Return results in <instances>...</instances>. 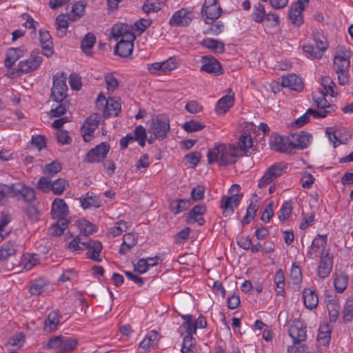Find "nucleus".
I'll return each mask as SVG.
<instances>
[{
	"mask_svg": "<svg viewBox=\"0 0 353 353\" xmlns=\"http://www.w3.org/2000/svg\"><path fill=\"white\" fill-rule=\"evenodd\" d=\"M241 196L238 194L232 196H223L221 207L223 209V215L229 216L234 213L240 201Z\"/></svg>",
	"mask_w": 353,
	"mask_h": 353,
	"instance_id": "ddd939ff",
	"label": "nucleus"
},
{
	"mask_svg": "<svg viewBox=\"0 0 353 353\" xmlns=\"http://www.w3.org/2000/svg\"><path fill=\"white\" fill-rule=\"evenodd\" d=\"M303 299L305 306L312 310L317 307L319 298L316 292L310 288L304 289L303 291Z\"/></svg>",
	"mask_w": 353,
	"mask_h": 353,
	"instance_id": "393cba45",
	"label": "nucleus"
},
{
	"mask_svg": "<svg viewBox=\"0 0 353 353\" xmlns=\"http://www.w3.org/2000/svg\"><path fill=\"white\" fill-rule=\"evenodd\" d=\"M350 52L348 50H341L335 55L334 59V69L336 72H349L350 67Z\"/></svg>",
	"mask_w": 353,
	"mask_h": 353,
	"instance_id": "9b49d317",
	"label": "nucleus"
},
{
	"mask_svg": "<svg viewBox=\"0 0 353 353\" xmlns=\"http://www.w3.org/2000/svg\"><path fill=\"white\" fill-rule=\"evenodd\" d=\"M205 125L195 120L186 121L183 125V128L188 132H196L203 129Z\"/></svg>",
	"mask_w": 353,
	"mask_h": 353,
	"instance_id": "5fc2aeb1",
	"label": "nucleus"
},
{
	"mask_svg": "<svg viewBox=\"0 0 353 353\" xmlns=\"http://www.w3.org/2000/svg\"><path fill=\"white\" fill-rule=\"evenodd\" d=\"M135 38L136 37L134 35L132 39H124L119 40L115 47L114 53L121 57H127L130 55L133 50V42Z\"/></svg>",
	"mask_w": 353,
	"mask_h": 353,
	"instance_id": "6ab92c4d",
	"label": "nucleus"
},
{
	"mask_svg": "<svg viewBox=\"0 0 353 353\" xmlns=\"http://www.w3.org/2000/svg\"><path fill=\"white\" fill-rule=\"evenodd\" d=\"M82 245L85 249H88L87 256L90 259L96 262H101V259L99 257V254L102 250V245L101 242L94 240H90L88 241H83Z\"/></svg>",
	"mask_w": 353,
	"mask_h": 353,
	"instance_id": "2eb2a0df",
	"label": "nucleus"
},
{
	"mask_svg": "<svg viewBox=\"0 0 353 353\" xmlns=\"http://www.w3.org/2000/svg\"><path fill=\"white\" fill-rule=\"evenodd\" d=\"M43 61V59L39 56V50H34L30 54V57L26 60L21 61L19 63V69L17 71L11 72V77L18 76L20 72L28 73L35 70L39 67Z\"/></svg>",
	"mask_w": 353,
	"mask_h": 353,
	"instance_id": "20e7f679",
	"label": "nucleus"
},
{
	"mask_svg": "<svg viewBox=\"0 0 353 353\" xmlns=\"http://www.w3.org/2000/svg\"><path fill=\"white\" fill-rule=\"evenodd\" d=\"M52 185V181L50 179L49 176H41L37 183L38 189L41 190L43 192H49L51 191V187Z\"/></svg>",
	"mask_w": 353,
	"mask_h": 353,
	"instance_id": "13d9d810",
	"label": "nucleus"
},
{
	"mask_svg": "<svg viewBox=\"0 0 353 353\" xmlns=\"http://www.w3.org/2000/svg\"><path fill=\"white\" fill-rule=\"evenodd\" d=\"M55 25L58 36L59 37H64L66 34L68 27V22L66 19V16L64 14L58 15L56 18Z\"/></svg>",
	"mask_w": 353,
	"mask_h": 353,
	"instance_id": "c9c22d12",
	"label": "nucleus"
},
{
	"mask_svg": "<svg viewBox=\"0 0 353 353\" xmlns=\"http://www.w3.org/2000/svg\"><path fill=\"white\" fill-rule=\"evenodd\" d=\"M193 337L190 334H187L183 338L181 347L182 353H196L195 346L192 343Z\"/></svg>",
	"mask_w": 353,
	"mask_h": 353,
	"instance_id": "603ef678",
	"label": "nucleus"
},
{
	"mask_svg": "<svg viewBox=\"0 0 353 353\" xmlns=\"http://www.w3.org/2000/svg\"><path fill=\"white\" fill-rule=\"evenodd\" d=\"M343 319L346 322H350L353 318V301H347L343 307Z\"/></svg>",
	"mask_w": 353,
	"mask_h": 353,
	"instance_id": "e2e57ef3",
	"label": "nucleus"
},
{
	"mask_svg": "<svg viewBox=\"0 0 353 353\" xmlns=\"http://www.w3.org/2000/svg\"><path fill=\"white\" fill-rule=\"evenodd\" d=\"M202 63L201 71L214 75H220L223 73V70L220 63L214 57H203Z\"/></svg>",
	"mask_w": 353,
	"mask_h": 353,
	"instance_id": "4468645a",
	"label": "nucleus"
},
{
	"mask_svg": "<svg viewBox=\"0 0 353 353\" xmlns=\"http://www.w3.org/2000/svg\"><path fill=\"white\" fill-rule=\"evenodd\" d=\"M121 109V104L113 98H108L105 108V117L117 116Z\"/></svg>",
	"mask_w": 353,
	"mask_h": 353,
	"instance_id": "7c9ffc66",
	"label": "nucleus"
},
{
	"mask_svg": "<svg viewBox=\"0 0 353 353\" xmlns=\"http://www.w3.org/2000/svg\"><path fill=\"white\" fill-rule=\"evenodd\" d=\"M290 277L294 284H299L302 281V273L299 266L293 263L290 270Z\"/></svg>",
	"mask_w": 353,
	"mask_h": 353,
	"instance_id": "052dcab7",
	"label": "nucleus"
},
{
	"mask_svg": "<svg viewBox=\"0 0 353 353\" xmlns=\"http://www.w3.org/2000/svg\"><path fill=\"white\" fill-rule=\"evenodd\" d=\"M332 268V257L330 254H327L322 259L319 265L318 275L319 277L324 279L327 277Z\"/></svg>",
	"mask_w": 353,
	"mask_h": 353,
	"instance_id": "cd10ccee",
	"label": "nucleus"
},
{
	"mask_svg": "<svg viewBox=\"0 0 353 353\" xmlns=\"http://www.w3.org/2000/svg\"><path fill=\"white\" fill-rule=\"evenodd\" d=\"M170 129L169 119L165 115H157L152 119L148 133H152L159 140H163L167 137Z\"/></svg>",
	"mask_w": 353,
	"mask_h": 353,
	"instance_id": "7ed1b4c3",
	"label": "nucleus"
},
{
	"mask_svg": "<svg viewBox=\"0 0 353 353\" xmlns=\"http://www.w3.org/2000/svg\"><path fill=\"white\" fill-rule=\"evenodd\" d=\"M288 334L294 344H299L307 337L305 326L299 319H294L290 322Z\"/></svg>",
	"mask_w": 353,
	"mask_h": 353,
	"instance_id": "6e6552de",
	"label": "nucleus"
},
{
	"mask_svg": "<svg viewBox=\"0 0 353 353\" xmlns=\"http://www.w3.org/2000/svg\"><path fill=\"white\" fill-rule=\"evenodd\" d=\"M79 230L81 234L88 236L96 230V227L90 221L83 219L79 222Z\"/></svg>",
	"mask_w": 353,
	"mask_h": 353,
	"instance_id": "6e6d98bb",
	"label": "nucleus"
},
{
	"mask_svg": "<svg viewBox=\"0 0 353 353\" xmlns=\"http://www.w3.org/2000/svg\"><path fill=\"white\" fill-rule=\"evenodd\" d=\"M281 85L296 92H301L303 89V83L301 79L293 73L283 77Z\"/></svg>",
	"mask_w": 353,
	"mask_h": 353,
	"instance_id": "f3484780",
	"label": "nucleus"
},
{
	"mask_svg": "<svg viewBox=\"0 0 353 353\" xmlns=\"http://www.w3.org/2000/svg\"><path fill=\"white\" fill-rule=\"evenodd\" d=\"M241 155L234 145L218 144L208 150L207 154L209 164L216 163L219 166H228L234 164Z\"/></svg>",
	"mask_w": 353,
	"mask_h": 353,
	"instance_id": "f257e3e1",
	"label": "nucleus"
},
{
	"mask_svg": "<svg viewBox=\"0 0 353 353\" xmlns=\"http://www.w3.org/2000/svg\"><path fill=\"white\" fill-rule=\"evenodd\" d=\"M190 205V201L188 199H174L170 204V209L174 214H179L185 211Z\"/></svg>",
	"mask_w": 353,
	"mask_h": 353,
	"instance_id": "f704fd0d",
	"label": "nucleus"
},
{
	"mask_svg": "<svg viewBox=\"0 0 353 353\" xmlns=\"http://www.w3.org/2000/svg\"><path fill=\"white\" fill-rule=\"evenodd\" d=\"M287 168L284 163H274L271 165L263 174V176L259 181L258 186L263 188L272 183L274 180L279 177L285 172Z\"/></svg>",
	"mask_w": 353,
	"mask_h": 353,
	"instance_id": "423d86ee",
	"label": "nucleus"
},
{
	"mask_svg": "<svg viewBox=\"0 0 353 353\" xmlns=\"http://www.w3.org/2000/svg\"><path fill=\"white\" fill-rule=\"evenodd\" d=\"M126 222L124 221H119L116 223V225L110 228L108 230V234L112 237H115L120 235L123 231L127 229Z\"/></svg>",
	"mask_w": 353,
	"mask_h": 353,
	"instance_id": "4d7b16f0",
	"label": "nucleus"
},
{
	"mask_svg": "<svg viewBox=\"0 0 353 353\" xmlns=\"http://www.w3.org/2000/svg\"><path fill=\"white\" fill-rule=\"evenodd\" d=\"M23 50L19 48H10L5 59V65L10 68L22 56Z\"/></svg>",
	"mask_w": 353,
	"mask_h": 353,
	"instance_id": "2f4dec72",
	"label": "nucleus"
},
{
	"mask_svg": "<svg viewBox=\"0 0 353 353\" xmlns=\"http://www.w3.org/2000/svg\"><path fill=\"white\" fill-rule=\"evenodd\" d=\"M311 139L310 134L301 131L288 136V143L290 148L303 150L308 147Z\"/></svg>",
	"mask_w": 353,
	"mask_h": 353,
	"instance_id": "1a4fd4ad",
	"label": "nucleus"
},
{
	"mask_svg": "<svg viewBox=\"0 0 353 353\" xmlns=\"http://www.w3.org/2000/svg\"><path fill=\"white\" fill-rule=\"evenodd\" d=\"M182 319L185 321V323L183 324V327L186 330L188 334H190V336H192L196 330V325L194 321L192 316L183 315L182 316Z\"/></svg>",
	"mask_w": 353,
	"mask_h": 353,
	"instance_id": "3c124183",
	"label": "nucleus"
},
{
	"mask_svg": "<svg viewBox=\"0 0 353 353\" xmlns=\"http://www.w3.org/2000/svg\"><path fill=\"white\" fill-rule=\"evenodd\" d=\"M201 12L206 17L205 23H211L221 16L222 10L219 4H214V6L202 9Z\"/></svg>",
	"mask_w": 353,
	"mask_h": 353,
	"instance_id": "a878e982",
	"label": "nucleus"
},
{
	"mask_svg": "<svg viewBox=\"0 0 353 353\" xmlns=\"http://www.w3.org/2000/svg\"><path fill=\"white\" fill-rule=\"evenodd\" d=\"M66 79V75L63 73L57 74L54 76L51 97L54 101L66 100L68 92Z\"/></svg>",
	"mask_w": 353,
	"mask_h": 353,
	"instance_id": "39448f33",
	"label": "nucleus"
},
{
	"mask_svg": "<svg viewBox=\"0 0 353 353\" xmlns=\"http://www.w3.org/2000/svg\"><path fill=\"white\" fill-rule=\"evenodd\" d=\"M48 285L45 279H40L35 281L30 288V292L32 295H39L46 291Z\"/></svg>",
	"mask_w": 353,
	"mask_h": 353,
	"instance_id": "c03bdc74",
	"label": "nucleus"
},
{
	"mask_svg": "<svg viewBox=\"0 0 353 353\" xmlns=\"http://www.w3.org/2000/svg\"><path fill=\"white\" fill-rule=\"evenodd\" d=\"M110 150V145L103 142L91 149L86 155V161L88 163H99L102 161L107 156Z\"/></svg>",
	"mask_w": 353,
	"mask_h": 353,
	"instance_id": "9d476101",
	"label": "nucleus"
},
{
	"mask_svg": "<svg viewBox=\"0 0 353 353\" xmlns=\"http://www.w3.org/2000/svg\"><path fill=\"white\" fill-rule=\"evenodd\" d=\"M193 12L188 8H181L176 11L170 19L169 23L174 27L188 26L194 19Z\"/></svg>",
	"mask_w": 353,
	"mask_h": 353,
	"instance_id": "0eeeda50",
	"label": "nucleus"
},
{
	"mask_svg": "<svg viewBox=\"0 0 353 353\" xmlns=\"http://www.w3.org/2000/svg\"><path fill=\"white\" fill-rule=\"evenodd\" d=\"M252 144L253 141L250 135L247 134H241L239 139L237 147L239 150V153L241 154V152H248V150L252 148Z\"/></svg>",
	"mask_w": 353,
	"mask_h": 353,
	"instance_id": "79ce46f5",
	"label": "nucleus"
},
{
	"mask_svg": "<svg viewBox=\"0 0 353 353\" xmlns=\"http://www.w3.org/2000/svg\"><path fill=\"white\" fill-rule=\"evenodd\" d=\"M69 187L67 180L59 178L52 182L51 191L56 195L61 194Z\"/></svg>",
	"mask_w": 353,
	"mask_h": 353,
	"instance_id": "37998d69",
	"label": "nucleus"
},
{
	"mask_svg": "<svg viewBox=\"0 0 353 353\" xmlns=\"http://www.w3.org/2000/svg\"><path fill=\"white\" fill-rule=\"evenodd\" d=\"M234 94L231 88L228 90V94L221 98L216 105V112L218 114H225L233 105Z\"/></svg>",
	"mask_w": 353,
	"mask_h": 353,
	"instance_id": "aec40b11",
	"label": "nucleus"
},
{
	"mask_svg": "<svg viewBox=\"0 0 353 353\" xmlns=\"http://www.w3.org/2000/svg\"><path fill=\"white\" fill-rule=\"evenodd\" d=\"M202 46L215 52L221 53L224 51V44L213 39H205L201 43Z\"/></svg>",
	"mask_w": 353,
	"mask_h": 353,
	"instance_id": "58836bf2",
	"label": "nucleus"
},
{
	"mask_svg": "<svg viewBox=\"0 0 353 353\" xmlns=\"http://www.w3.org/2000/svg\"><path fill=\"white\" fill-rule=\"evenodd\" d=\"M326 134H327L330 141L333 143L334 148L337 147L341 143H345V142L350 138V134H347L345 139L341 138V131L334 130L331 128H327Z\"/></svg>",
	"mask_w": 353,
	"mask_h": 353,
	"instance_id": "c85d7f7f",
	"label": "nucleus"
},
{
	"mask_svg": "<svg viewBox=\"0 0 353 353\" xmlns=\"http://www.w3.org/2000/svg\"><path fill=\"white\" fill-rule=\"evenodd\" d=\"M133 28L126 23L115 24L111 30V37L114 40H123L124 39H132L134 38Z\"/></svg>",
	"mask_w": 353,
	"mask_h": 353,
	"instance_id": "f8f14e48",
	"label": "nucleus"
},
{
	"mask_svg": "<svg viewBox=\"0 0 353 353\" xmlns=\"http://www.w3.org/2000/svg\"><path fill=\"white\" fill-rule=\"evenodd\" d=\"M321 85L327 94H330L332 97L336 96L337 93L334 91L335 83L329 77H324L321 79Z\"/></svg>",
	"mask_w": 353,
	"mask_h": 353,
	"instance_id": "8fccbe9b",
	"label": "nucleus"
},
{
	"mask_svg": "<svg viewBox=\"0 0 353 353\" xmlns=\"http://www.w3.org/2000/svg\"><path fill=\"white\" fill-rule=\"evenodd\" d=\"M39 41L42 47V53L47 57H51L54 53L52 37L49 32L45 30H39Z\"/></svg>",
	"mask_w": 353,
	"mask_h": 353,
	"instance_id": "dca6fc26",
	"label": "nucleus"
},
{
	"mask_svg": "<svg viewBox=\"0 0 353 353\" xmlns=\"http://www.w3.org/2000/svg\"><path fill=\"white\" fill-rule=\"evenodd\" d=\"M331 329L328 324L321 325L317 336V340L323 345L329 343L330 340Z\"/></svg>",
	"mask_w": 353,
	"mask_h": 353,
	"instance_id": "4c0bfd02",
	"label": "nucleus"
},
{
	"mask_svg": "<svg viewBox=\"0 0 353 353\" xmlns=\"http://www.w3.org/2000/svg\"><path fill=\"white\" fill-rule=\"evenodd\" d=\"M61 164L58 161H52L46 164L43 170L44 174L48 176H53L61 170Z\"/></svg>",
	"mask_w": 353,
	"mask_h": 353,
	"instance_id": "864d4df0",
	"label": "nucleus"
},
{
	"mask_svg": "<svg viewBox=\"0 0 353 353\" xmlns=\"http://www.w3.org/2000/svg\"><path fill=\"white\" fill-rule=\"evenodd\" d=\"M59 318L60 316L57 312H51L44 321V330L48 332L55 331L59 324Z\"/></svg>",
	"mask_w": 353,
	"mask_h": 353,
	"instance_id": "bb28decb",
	"label": "nucleus"
},
{
	"mask_svg": "<svg viewBox=\"0 0 353 353\" xmlns=\"http://www.w3.org/2000/svg\"><path fill=\"white\" fill-rule=\"evenodd\" d=\"M6 190L8 197H17L18 199L26 202H32L36 199L34 190L23 183L6 185Z\"/></svg>",
	"mask_w": 353,
	"mask_h": 353,
	"instance_id": "f03ea898",
	"label": "nucleus"
},
{
	"mask_svg": "<svg viewBox=\"0 0 353 353\" xmlns=\"http://www.w3.org/2000/svg\"><path fill=\"white\" fill-rule=\"evenodd\" d=\"M78 345V340L74 338L62 336L61 353H70Z\"/></svg>",
	"mask_w": 353,
	"mask_h": 353,
	"instance_id": "a18cd8bd",
	"label": "nucleus"
},
{
	"mask_svg": "<svg viewBox=\"0 0 353 353\" xmlns=\"http://www.w3.org/2000/svg\"><path fill=\"white\" fill-rule=\"evenodd\" d=\"M55 137L57 141L62 145L70 144L72 140L68 135V132L63 130H57L56 132Z\"/></svg>",
	"mask_w": 353,
	"mask_h": 353,
	"instance_id": "774afa93",
	"label": "nucleus"
},
{
	"mask_svg": "<svg viewBox=\"0 0 353 353\" xmlns=\"http://www.w3.org/2000/svg\"><path fill=\"white\" fill-rule=\"evenodd\" d=\"M265 14L264 6L261 3H258L254 7L252 19L256 23H261L264 20Z\"/></svg>",
	"mask_w": 353,
	"mask_h": 353,
	"instance_id": "49530a36",
	"label": "nucleus"
},
{
	"mask_svg": "<svg viewBox=\"0 0 353 353\" xmlns=\"http://www.w3.org/2000/svg\"><path fill=\"white\" fill-rule=\"evenodd\" d=\"M163 6L161 0H146L142 6L144 12L149 14L151 12H158Z\"/></svg>",
	"mask_w": 353,
	"mask_h": 353,
	"instance_id": "ea45409f",
	"label": "nucleus"
},
{
	"mask_svg": "<svg viewBox=\"0 0 353 353\" xmlns=\"http://www.w3.org/2000/svg\"><path fill=\"white\" fill-rule=\"evenodd\" d=\"M158 333L154 330H152L146 335L144 339L140 343L138 348L139 353H145L149 348L153 345L154 341L157 338Z\"/></svg>",
	"mask_w": 353,
	"mask_h": 353,
	"instance_id": "c756f323",
	"label": "nucleus"
},
{
	"mask_svg": "<svg viewBox=\"0 0 353 353\" xmlns=\"http://www.w3.org/2000/svg\"><path fill=\"white\" fill-rule=\"evenodd\" d=\"M270 145L271 149L281 152H287L290 147L288 143V137L272 136L270 138Z\"/></svg>",
	"mask_w": 353,
	"mask_h": 353,
	"instance_id": "5701e85b",
	"label": "nucleus"
},
{
	"mask_svg": "<svg viewBox=\"0 0 353 353\" xmlns=\"http://www.w3.org/2000/svg\"><path fill=\"white\" fill-rule=\"evenodd\" d=\"M292 211V203L290 201H285L282 205L279 212V218L281 221H285L288 219Z\"/></svg>",
	"mask_w": 353,
	"mask_h": 353,
	"instance_id": "bf43d9fd",
	"label": "nucleus"
},
{
	"mask_svg": "<svg viewBox=\"0 0 353 353\" xmlns=\"http://www.w3.org/2000/svg\"><path fill=\"white\" fill-rule=\"evenodd\" d=\"M303 50L315 59H321L323 56V52L316 47L311 45H305L303 46Z\"/></svg>",
	"mask_w": 353,
	"mask_h": 353,
	"instance_id": "69168bd1",
	"label": "nucleus"
},
{
	"mask_svg": "<svg viewBox=\"0 0 353 353\" xmlns=\"http://www.w3.org/2000/svg\"><path fill=\"white\" fill-rule=\"evenodd\" d=\"M68 213V208L61 199H55L52 204L51 214L53 218L65 217Z\"/></svg>",
	"mask_w": 353,
	"mask_h": 353,
	"instance_id": "4be33fe9",
	"label": "nucleus"
},
{
	"mask_svg": "<svg viewBox=\"0 0 353 353\" xmlns=\"http://www.w3.org/2000/svg\"><path fill=\"white\" fill-rule=\"evenodd\" d=\"M133 134L135 137V140L138 141L139 145L144 147L147 137V133L145 128L142 125L137 126L134 130Z\"/></svg>",
	"mask_w": 353,
	"mask_h": 353,
	"instance_id": "09e8293b",
	"label": "nucleus"
},
{
	"mask_svg": "<svg viewBox=\"0 0 353 353\" xmlns=\"http://www.w3.org/2000/svg\"><path fill=\"white\" fill-rule=\"evenodd\" d=\"M17 250V245L14 241L5 242L0 249V261H6L10 257L14 256Z\"/></svg>",
	"mask_w": 353,
	"mask_h": 353,
	"instance_id": "b1692460",
	"label": "nucleus"
},
{
	"mask_svg": "<svg viewBox=\"0 0 353 353\" xmlns=\"http://www.w3.org/2000/svg\"><path fill=\"white\" fill-rule=\"evenodd\" d=\"M348 276L345 274H336L334 279L335 290L337 292H343L347 286Z\"/></svg>",
	"mask_w": 353,
	"mask_h": 353,
	"instance_id": "a19ab883",
	"label": "nucleus"
},
{
	"mask_svg": "<svg viewBox=\"0 0 353 353\" xmlns=\"http://www.w3.org/2000/svg\"><path fill=\"white\" fill-rule=\"evenodd\" d=\"M95 42V36L92 33L89 32L85 34V37L81 41V48L86 54L91 55L92 54V49Z\"/></svg>",
	"mask_w": 353,
	"mask_h": 353,
	"instance_id": "473e14b6",
	"label": "nucleus"
},
{
	"mask_svg": "<svg viewBox=\"0 0 353 353\" xmlns=\"http://www.w3.org/2000/svg\"><path fill=\"white\" fill-rule=\"evenodd\" d=\"M59 103L57 106L52 108L50 111L51 115L53 117H59L64 114L68 110L70 104L67 100H63L61 101H56Z\"/></svg>",
	"mask_w": 353,
	"mask_h": 353,
	"instance_id": "de8ad7c7",
	"label": "nucleus"
},
{
	"mask_svg": "<svg viewBox=\"0 0 353 353\" xmlns=\"http://www.w3.org/2000/svg\"><path fill=\"white\" fill-rule=\"evenodd\" d=\"M206 212V208L203 205H196L188 212L186 218V221L188 223H194L197 222L199 225H203L205 223V220L203 215Z\"/></svg>",
	"mask_w": 353,
	"mask_h": 353,
	"instance_id": "a211bd4d",
	"label": "nucleus"
},
{
	"mask_svg": "<svg viewBox=\"0 0 353 353\" xmlns=\"http://www.w3.org/2000/svg\"><path fill=\"white\" fill-rule=\"evenodd\" d=\"M152 23L150 19H141L134 23L133 30L139 31V34L143 32Z\"/></svg>",
	"mask_w": 353,
	"mask_h": 353,
	"instance_id": "680f3d73",
	"label": "nucleus"
},
{
	"mask_svg": "<svg viewBox=\"0 0 353 353\" xmlns=\"http://www.w3.org/2000/svg\"><path fill=\"white\" fill-rule=\"evenodd\" d=\"M80 201L81 207L83 209H88L92 206H98L96 199L92 196H90L89 193H87L85 196H83L80 199Z\"/></svg>",
	"mask_w": 353,
	"mask_h": 353,
	"instance_id": "0e129e2a",
	"label": "nucleus"
},
{
	"mask_svg": "<svg viewBox=\"0 0 353 353\" xmlns=\"http://www.w3.org/2000/svg\"><path fill=\"white\" fill-rule=\"evenodd\" d=\"M39 262L40 257L39 254L27 253L23 255L22 259V265L25 269L28 270L39 264Z\"/></svg>",
	"mask_w": 353,
	"mask_h": 353,
	"instance_id": "e433bc0d",
	"label": "nucleus"
},
{
	"mask_svg": "<svg viewBox=\"0 0 353 353\" xmlns=\"http://www.w3.org/2000/svg\"><path fill=\"white\" fill-rule=\"evenodd\" d=\"M305 7L300 6L299 4L292 3L288 11V17L291 23L296 26H300L303 23V17L302 12L305 10Z\"/></svg>",
	"mask_w": 353,
	"mask_h": 353,
	"instance_id": "412c9836",
	"label": "nucleus"
},
{
	"mask_svg": "<svg viewBox=\"0 0 353 353\" xmlns=\"http://www.w3.org/2000/svg\"><path fill=\"white\" fill-rule=\"evenodd\" d=\"M274 281L276 284L275 291L276 294L283 296L285 294V276L283 270L279 269L276 271Z\"/></svg>",
	"mask_w": 353,
	"mask_h": 353,
	"instance_id": "72a5a7b5",
	"label": "nucleus"
},
{
	"mask_svg": "<svg viewBox=\"0 0 353 353\" xmlns=\"http://www.w3.org/2000/svg\"><path fill=\"white\" fill-rule=\"evenodd\" d=\"M201 155L199 152H192L185 155V164L190 165L191 167L196 166L200 161Z\"/></svg>",
	"mask_w": 353,
	"mask_h": 353,
	"instance_id": "338daca9",
	"label": "nucleus"
}]
</instances>
